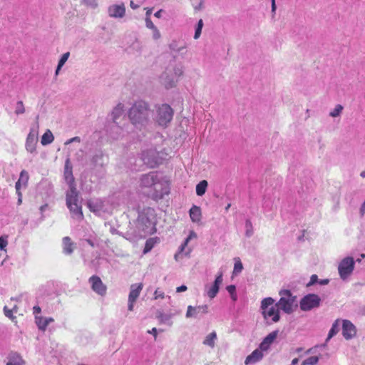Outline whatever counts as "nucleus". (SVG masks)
<instances>
[{
  "label": "nucleus",
  "instance_id": "1",
  "mask_svg": "<svg viewBox=\"0 0 365 365\" xmlns=\"http://www.w3.org/2000/svg\"><path fill=\"white\" fill-rule=\"evenodd\" d=\"M140 187L148 197L156 201L170 193V182L155 172L143 175L140 179Z\"/></svg>",
  "mask_w": 365,
  "mask_h": 365
},
{
  "label": "nucleus",
  "instance_id": "2",
  "mask_svg": "<svg viewBox=\"0 0 365 365\" xmlns=\"http://www.w3.org/2000/svg\"><path fill=\"white\" fill-rule=\"evenodd\" d=\"M66 200L72 217L79 221L83 220L84 216L82 207L78 202V192L76 186L69 187V190L66 192Z\"/></svg>",
  "mask_w": 365,
  "mask_h": 365
},
{
  "label": "nucleus",
  "instance_id": "3",
  "mask_svg": "<svg viewBox=\"0 0 365 365\" xmlns=\"http://www.w3.org/2000/svg\"><path fill=\"white\" fill-rule=\"evenodd\" d=\"M128 116L132 123L135 126L143 125L148 120V104L143 101L135 102L130 109Z\"/></svg>",
  "mask_w": 365,
  "mask_h": 365
},
{
  "label": "nucleus",
  "instance_id": "4",
  "mask_svg": "<svg viewBox=\"0 0 365 365\" xmlns=\"http://www.w3.org/2000/svg\"><path fill=\"white\" fill-rule=\"evenodd\" d=\"M279 300L276 303L277 307L284 313L292 314L294 308L297 307V297L293 295L289 289H282L279 291Z\"/></svg>",
  "mask_w": 365,
  "mask_h": 365
},
{
  "label": "nucleus",
  "instance_id": "5",
  "mask_svg": "<svg viewBox=\"0 0 365 365\" xmlns=\"http://www.w3.org/2000/svg\"><path fill=\"white\" fill-rule=\"evenodd\" d=\"M262 314L264 319H271L272 322L276 323L280 319L279 308L272 297H267L261 302Z\"/></svg>",
  "mask_w": 365,
  "mask_h": 365
},
{
  "label": "nucleus",
  "instance_id": "6",
  "mask_svg": "<svg viewBox=\"0 0 365 365\" xmlns=\"http://www.w3.org/2000/svg\"><path fill=\"white\" fill-rule=\"evenodd\" d=\"M173 116V110L168 104H163L158 107L155 120L158 124L163 127H166L172 120Z\"/></svg>",
  "mask_w": 365,
  "mask_h": 365
},
{
  "label": "nucleus",
  "instance_id": "7",
  "mask_svg": "<svg viewBox=\"0 0 365 365\" xmlns=\"http://www.w3.org/2000/svg\"><path fill=\"white\" fill-rule=\"evenodd\" d=\"M321 298L315 294H309L300 300V309L302 311H310L312 309L319 307Z\"/></svg>",
  "mask_w": 365,
  "mask_h": 365
},
{
  "label": "nucleus",
  "instance_id": "8",
  "mask_svg": "<svg viewBox=\"0 0 365 365\" xmlns=\"http://www.w3.org/2000/svg\"><path fill=\"white\" fill-rule=\"evenodd\" d=\"M354 268V261L353 257H346L343 259L339 264V274L341 279H346L351 274Z\"/></svg>",
  "mask_w": 365,
  "mask_h": 365
},
{
  "label": "nucleus",
  "instance_id": "9",
  "mask_svg": "<svg viewBox=\"0 0 365 365\" xmlns=\"http://www.w3.org/2000/svg\"><path fill=\"white\" fill-rule=\"evenodd\" d=\"M143 288V283L133 284L130 286V291L128 295V309L132 312L133 310L134 304L140 296V294Z\"/></svg>",
  "mask_w": 365,
  "mask_h": 365
},
{
  "label": "nucleus",
  "instance_id": "10",
  "mask_svg": "<svg viewBox=\"0 0 365 365\" xmlns=\"http://www.w3.org/2000/svg\"><path fill=\"white\" fill-rule=\"evenodd\" d=\"M92 290L100 296H105L107 293V287L97 275L91 276L88 279Z\"/></svg>",
  "mask_w": 365,
  "mask_h": 365
},
{
  "label": "nucleus",
  "instance_id": "11",
  "mask_svg": "<svg viewBox=\"0 0 365 365\" xmlns=\"http://www.w3.org/2000/svg\"><path fill=\"white\" fill-rule=\"evenodd\" d=\"M158 155V153L155 150H150L143 153L142 159L145 164L153 168L160 163Z\"/></svg>",
  "mask_w": 365,
  "mask_h": 365
},
{
  "label": "nucleus",
  "instance_id": "12",
  "mask_svg": "<svg viewBox=\"0 0 365 365\" xmlns=\"http://www.w3.org/2000/svg\"><path fill=\"white\" fill-rule=\"evenodd\" d=\"M38 142V132L34 130H31L29 132L26 140V149L28 152L33 153L36 151V144Z\"/></svg>",
  "mask_w": 365,
  "mask_h": 365
},
{
  "label": "nucleus",
  "instance_id": "13",
  "mask_svg": "<svg viewBox=\"0 0 365 365\" xmlns=\"http://www.w3.org/2000/svg\"><path fill=\"white\" fill-rule=\"evenodd\" d=\"M354 325L349 320H344L342 324V335L346 339H350L356 335Z\"/></svg>",
  "mask_w": 365,
  "mask_h": 365
},
{
  "label": "nucleus",
  "instance_id": "14",
  "mask_svg": "<svg viewBox=\"0 0 365 365\" xmlns=\"http://www.w3.org/2000/svg\"><path fill=\"white\" fill-rule=\"evenodd\" d=\"M125 7L124 4H113L108 7V14L110 17L122 18L125 16Z\"/></svg>",
  "mask_w": 365,
  "mask_h": 365
},
{
  "label": "nucleus",
  "instance_id": "15",
  "mask_svg": "<svg viewBox=\"0 0 365 365\" xmlns=\"http://www.w3.org/2000/svg\"><path fill=\"white\" fill-rule=\"evenodd\" d=\"M222 283V273L220 272L217 276L214 284L207 289V293L210 299L215 297L219 292L220 285Z\"/></svg>",
  "mask_w": 365,
  "mask_h": 365
},
{
  "label": "nucleus",
  "instance_id": "16",
  "mask_svg": "<svg viewBox=\"0 0 365 365\" xmlns=\"http://www.w3.org/2000/svg\"><path fill=\"white\" fill-rule=\"evenodd\" d=\"M277 336V331H274L269 333L260 343L259 349L262 351H267L269 349L270 345L273 343L274 339Z\"/></svg>",
  "mask_w": 365,
  "mask_h": 365
},
{
  "label": "nucleus",
  "instance_id": "17",
  "mask_svg": "<svg viewBox=\"0 0 365 365\" xmlns=\"http://www.w3.org/2000/svg\"><path fill=\"white\" fill-rule=\"evenodd\" d=\"M262 357H263L262 351L257 349L255 351H253L251 354H250L249 356H247V358L245 361V364L246 365L250 364H255V363L260 361L262 359Z\"/></svg>",
  "mask_w": 365,
  "mask_h": 365
},
{
  "label": "nucleus",
  "instance_id": "18",
  "mask_svg": "<svg viewBox=\"0 0 365 365\" xmlns=\"http://www.w3.org/2000/svg\"><path fill=\"white\" fill-rule=\"evenodd\" d=\"M69 160H68L66 163L65 170H64V177L66 182L68 183L69 187L72 186H76L75 185V179L72 173V168L68 165Z\"/></svg>",
  "mask_w": 365,
  "mask_h": 365
},
{
  "label": "nucleus",
  "instance_id": "19",
  "mask_svg": "<svg viewBox=\"0 0 365 365\" xmlns=\"http://www.w3.org/2000/svg\"><path fill=\"white\" fill-rule=\"evenodd\" d=\"M196 238H197V234L195 232V231L191 230L189 233L188 237L185 239V242L179 247L178 252L175 255V259L176 260H178V257L185 251V247H187L190 240H191L192 239H196Z\"/></svg>",
  "mask_w": 365,
  "mask_h": 365
},
{
  "label": "nucleus",
  "instance_id": "20",
  "mask_svg": "<svg viewBox=\"0 0 365 365\" xmlns=\"http://www.w3.org/2000/svg\"><path fill=\"white\" fill-rule=\"evenodd\" d=\"M190 217L193 222H199L202 218V212L200 207L192 205L189 211Z\"/></svg>",
  "mask_w": 365,
  "mask_h": 365
},
{
  "label": "nucleus",
  "instance_id": "21",
  "mask_svg": "<svg viewBox=\"0 0 365 365\" xmlns=\"http://www.w3.org/2000/svg\"><path fill=\"white\" fill-rule=\"evenodd\" d=\"M62 241L63 252L66 255H71L74 250L75 244L69 237H64Z\"/></svg>",
  "mask_w": 365,
  "mask_h": 365
},
{
  "label": "nucleus",
  "instance_id": "22",
  "mask_svg": "<svg viewBox=\"0 0 365 365\" xmlns=\"http://www.w3.org/2000/svg\"><path fill=\"white\" fill-rule=\"evenodd\" d=\"M6 365H24V361L17 353H11Z\"/></svg>",
  "mask_w": 365,
  "mask_h": 365
},
{
  "label": "nucleus",
  "instance_id": "23",
  "mask_svg": "<svg viewBox=\"0 0 365 365\" xmlns=\"http://www.w3.org/2000/svg\"><path fill=\"white\" fill-rule=\"evenodd\" d=\"M88 207L91 212H97L103 209V202L101 200H89Z\"/></svg>",
  "mask_w": 365,
  "mask_h": 365
},
{
  "label": "nucleus",
  "instance_id": "24",
  "mask_svg": "<svg viewBox=\"0 0 365 365\" xmlns=\"http://www.w3.org/2000/svg\"><path fill=\"white\" fill-rule=\"evenodd\" d=\"M339 319H336L334 324H332V327L331 328V329L329 330V334H328V336L326 339V342L324 344H322L321 346H327V343L334 336L337 334V332L339 331Z\"/></svg>",
  "mask_w": 365,
  "mask_h": 365
},
{
  "label": "nucleus",
  "instance_id": "25",
  "mask_svg": "<svg viewBox=\"0 0 365 365\" xmlns=\"http://www.w3.org/2000/svg\"><path fill=\"white\" fill-rule=\"evenodd\" d=\"M53 140L54 137L53 133L49 130H48L42 135L41 143L42 145H46L51 143L53 141Z\"/></svg>",
  "mask_w": 365,
  "mask_h": 365
},
{
  "label": "nucleus",
  "instance_id": "26",
  "mask_svg": "<svg viewBox=\"0 0 365 365\" xmlns=\"http://www.w3.org/2000/svg\"><path fill=\"white\" fill-rule=\"evenodd\" d=\"M207 185V182L205 180L200 181L196 185V194L198 196H202L206 192Z\"/></svg>",
  "mask_w": 365,
  "mask_h": 365
},
{
  "label": "nucleus",
  "instance_id": "27",
  "mask_svg": "<svg viewBox=\"0 0 365 365\" xmlns=\"http://www.w3.org/2000/svg\"><path fill=\"white\" fill-rule=\"evenodd\" d=\"M217 339V334L215 331H212L209 334L205 340L203 341V344L209 346L210 347L215 346V340Z\"/></svg>",
  "mask_w": 365,
  "mask_h": 365
},
{
  "label": "nucleus",
  "instance_id": "28",
  "mask_svg": "<svg viewBox=\"0 0 365 365\" xmlns=\"http://www.w3.org/2000/svg\"><path fill=\"white\" fill-rule=\"evenodd\" d=\"M69 56H70L69 52H66L62 55L61 58H60V60L58 61L57 68L56 70V75L58 74L59 71L61 70V67L65 64V63L68 60Z\"/></svg>",
  "mask_w": 365,
  "mask_h": 365
},
{
  "label": "nucleus",
  "instance_id": "29",
  "mask_svg": "<svg viewBox=\"0 0 365 365\" xmlns=\"http://www.w3.org/2000/svg\"><path fill=\"white\" fill-rule=\"evenodd\" d=\"M157 240L155 238H150L147 240L143 250V253L146 254L150 252L153 248Z\"/></svg>",
  "mask_w": 365,
  "mask_h": 365
},
{
  "label": "nucleus",
  "instance_id": "30",
  "mask_svg": "<svg viewBox=\"0 0 365 365\" xmlns=\"http://www.w3.org/2000/svg\"><path fill=\"white\" fill-rule=\"evenodd\" d=\"M123 106L120 103L113 110V120L115 121L116 119L123 114Z\"/></svg>",
  "mask_w": 365,
  "mask_h": 365
},
{
  "label": "nucleus",
  "instance_id": "31",
  "mask_svg": "<svg viewBox=\"0 0 365 365\" xmlns=\"http://www.w3.org/2000/svg\"><path fill=\"white\" fill-rule=\"evenodd\" d=\"M36 324L38 329L45 330L48 325V320L43 317L36 318Z\"/></svg>",
  "mask_w": 365,
  "mask_h": 365
},
{
  "label": "nucleus",
  "instance_id": "32",
  "mask_svg": "<svg viewBox=\"0 0 365 365\" xmlns=\"http://www.w3.org/2000/svg\"><path fill=\"white\" fill-rule=\"evenodd\" d=\"M29 176L28 173L23 170L19 176V180L23 184L24 187L27 186L28 182H29Z\"/></svg>",
  "mask_w": 365,
  "mask_h": 365
},
{
  "label": "nucleus",
  "instance_id": "33",
  "mask_svg": "<svg viewBox=\"0 0 365 365\" xmlns=\"http://www.w3.org/2000/svg\"><path fill=\"white\" fill-rule=\"evenodd\" d=\"M243 269V265L240 259V258H235V265H234V274H238L242 272Z\"/></svg>",
  "mask_w": 365,
  "mask_h": 365
},
{
  "label": "nucleus",
  "instance_id": "34",
  "mask_svg": "<svg viewBox=\"0 0 365 365\" xmlns=\"http://www.w3.org/2000/svg\"><path fill=\"white\" fill-rule=\"evenodd\" d=\"M319 361L318 356H311L304 360L302 365H316Z\"/></svg>",
  "mask_w": 365,
  "mask_h": 365
},
{
  "label": "nucleus",
  "instance_id": "35",
  "mask_svg": "<svg viewBox=\"0 0 365 365\" xmlns=\"http://www.w3.org/2000/svg\"><path fill=\"white\" fill-rule=\"evenodd\" d=\"M245 228H246V236L250 237L253 234V227L251 221L250 220H247L245 222Z\"/></svg>",
  "mask_w": 365,
  "mask_h": 365
},
{
  "label": "nucleus",
  "instance_id": "36",
  "mask_svg": "<svg viewBox=\"0 0 365 365\" xmlns=\"http://www.w3.org/2000/svg\"><path fill=\"white\" fill-rule=\"evenodd\" d=\"M25 113V108L23 101H19L16 103L15 113L16 115L23 114Z\"/></svg>",
  "mask_w": 365,
  "mask_h": 365
},
{
  "label": "nucleus",
  "instance_id": "37",
  "mask_svg": "<svg viewBox=\"0 0 365 365\" xmlns=\"http://www.w3.org/2000/svg\"><path fill=\"white\" fill-rule=\"evenodd\" d=\"M4 314L7 317H9L10 319H14V317L13 316V312H17V307H16V306H14L11 309H10L6 306H5L4 307Z\"/></svg>",
  "mask_w": 365,
  "mask_h": 365
},
{
  "label": "nucleus",
  "instance_id": "38",
  "mask_svg": "<svg viewBox=\"0 0 365 365\" xmlns=\"http://www.w3.org/2000/svg\"><path fill=\"white\" fill-rule=\"evenodd\" d=\"M343 110V106L341 105H337L336 106V107L334 108V109L330 112V115L331 117H336V116H339L340 115V113H341Z\"/></svg>",
  "mask_w": 365,
  "mask_h": 365
},
{
  "label": "nucleus",
  "instance_id": "39",
  "mask_svg": "<svg viewBox=\"0 0 365 365\" xmlns=\"http://www.w3.org/2000/svg\"><path fill=\"white\" fill-rule=\"evenodd\" d=\"M203 26V21L202 19H200L197 24V26L195 30L194 38L195 39L198 38L201 34L202 29Z\"/></svg>",
  "mask_w": 365,
  "mask_h": 365
},
{
  "label": "nucleus",
  "instance_id": "40",
  "mask_svg": "<svg viewBox=\"0 0 365 365\" xmlns=\"http://www.w3.org/2000/svg\"><path fill=\"white\" fill-rule=\"evenodd\" d=\"M164 297L165 293L163 291L160 290L159 288L156 289V290L154 292V299H164Z\"/></svg>",
  "mask_w": 365,
  "mask_h": 365
},
{
  "label": "nucleus",
  "instance_id": "41",
  "mask_svg": "<svg viewBox=\"0 0 365 365\" xmlns=\"http://www.w3.org/2000/svg\"><path fill=\"white\" fill-rule=\"evenodd\" d=\"M84 4L92 8H96L98 6L97 0H83Z\"/></svg>",
  "mask_w": 365,
  "mask_h": 365
},
{
  "label": "nucleus",
  "instance_id": "42",
  "mask_svg": "<svg viewBox=\"0 0 365 365\" xmlns=\"http://www.w3.org/2000/svg\"><path fill=\"white\" fill-rule=\"evenodd\" d=\"M7 237H0V250H4L6 247L8 245V242H7Z\"/></svg>",
  "mask_w": 365,
  "mask_h": 365
},
{
  "label": "nucleus",
  "instance_id": "43",
  "mask_svg": "<svg viewBox=\"0 0 365 365\" xmlns=\"http://www.w3.org/2000/svg\"><path fill=\"white\" fill-rule=\"evenodd\" d=\"M196 312V308L195 307H192V306H189L187 307V313H186V316L187 317H192L195 314Z\"/></svg>",
  "mask_w": 365,
  "mask_h": 365
},
{
  "label": "nucleus",
  "instance_id": "44",
  "mask_svg": "<svg viewBox=\"0 0 365 365\" xmlns=\"http://www.w3.org/2000/svg\"><path fill=\"white\" fill-rule=\"evenodd\" d=\"M145 24H146V26L148 28V29H153L154 28H155L156 26L154 25V24L153 23V21H151L150 18V17H146L145 18Z\"/></svg>",
  "mask_w": 365,
  "mask_h": 365
},
{
  "label": "nucleus",
  "instance_id": "45",
  "mask_svg": "<svg viewBox=\"0 0 365 365\" xmlns=\"http://www.w3.org/2000/svg\"><path fill=\"white\" fill-rule=\"evenodd\" d=\"M318 282V277L317 274H312L310 278L309 282L307 284V287L312 286Z\"/></svg>",
  "mask_w": 365,
  "mask_h": 365
},
{
  "label": "nucleus",
  "instance_id": "46",
  "mask_svg": "<svg viewBox=\"0 0 365 365\" xmlns=\"http://www.w3.org/2000/svg\"><path fill=\"white\" fill-rule=\"evenodd\" d=\"M153 30V37L154 39H159L161 36L160 33L157 27L154 28Z\"/></svg>",
  "mask_w": 365,
  "mask_h": 365
},
{
  "label": "nucleus",
  "instance_id": "47",
  "mask_svg": "<svg viewBox=\"0 0 365 365\" xmlns=\"http://www.w3.org/2000/svg\"><path fill=\"white\" fill-rule=\"evenodd\" d=\"M235 285H229L227 287V290L229 293H230L232 295H233L235 292Z\"/></svg>",
  "mask_w": 365,
  "mask_h": 365
},
{
  "label": "nucleus",
  "instance_id": "48",
  "mask_svg": "<svg viewBox=\"0 0 365 365\" xmlns=\"http://www.w3.org/2000/svg\"><path fill=\"white\" fill-rule=\"evenodd\" d=\"M148 332L149 334H151L154 336L155 339L157 338V335H158V331H157V329L156 328H153L151 330H148Z\"/></svg>",
  "mask_w": 365,
  "mask_h": 365
},
{
  "label": "nucleus",
  "instance_id": "49",
  "mask_svg": "<svg viewBox=\"0 0 365 365\" xmlns=\"http://www.w3.org/2000/svg\"><path fill=\"white\" fill-rule=\"evenodd\" d=\"M187 287L185 285H181L178 287H177L176 289V292H185L187 290Z\"/></svg>",
  "mask_w": 365,
  "mask_h": 365
},
{
  "label": "nucleus",
  "instance_id": "50",
  "mask_svg": "<svg viewBox=\"0 0 365 365\" xmlns=\"http://www.w3.org/2000/svg\"><path fill=\"white\" fill-rule=\"evenodd\" d=\"M21 184L22 183L18 180L15 185L16 191L21 190Z\"/></svg>",
  "mask_w": 365,
  "mask_h": 365
},
{
  "label": "nucleus",
  "instance_id": "51",
  "mask_svg": "<svg viewBox=\"0 0 365 365\" xmlns=\"http://www.w3.org/2000/svg\"><path fill=\"white\" fill-rule=\"evenodd\" d=\"M33 309L34 314H39L41 311V308L38 306L34 307Z\"/></svg>",
  "mask_w": 365,
  "mask_h": 365
},
{
  "label": "nucleus",
  "instance_id": "52",
  "mask_svg": "<svg viewBox=\"0 0 365 365\" xmlns=\"http://www.w3.org/2000/svg\"><path fill=\"white\" fill-rule=\"evenodd\" d=\"M276 11V4L275 0H272V12L274 13Z\"/></svg>",
  "mask_w": 365,
  "mask_h": 365
},
{
  "label": "nucleus",
  "instance_id": "53",
  "mask_svg": "<svg viewBox=\"0 0 365 365\" xmlns=\"http://www.w3.org/2000/svg\"><path fill=\"white\" fill-rule=\"evenodd\" d=\"M130 6L133 9H136L139 7L138 5L134 4L133 1H130Z\"/></svg>",
  "mask_w": 365,
  "mask_h": 365
},
{
  "label": "nucleus",
  "instance_id": "54",
  "mask_svg": "<svg viewBox=\"0 0 365 365\" xmlns=\"http://www.w3.org/2000/svg\"><path fill=\"white\" fill-rule=\"evenodd\" d=\"M175 73L176 76L179 77L182 74V71L181 68H178Z\"/></svg>",
  "mask_w": 365,
  "mask_h": 365
},
{
  "label": "nucleus",
  "instance_id": "55",
  "mask_svg": "<svg viewBox=\"0 0 365 365\" xmlns=\"http://www.w3.org/2000/svg\"><path fill=\"white\" fill-rule=\"evenodd\" d=\"M161 12H162V9H160L159 11H158L157 12L155 13L154 16L157 18H160Z\"/></svg>",
  "mask_w": 365,
  "mask_h": 365
},
{
  "label": "nucleus",
  "instance_id": "56",
  "mask_svg": "<svg viewBox=\"0 0 365 365\" xmlns=\"http://www.w3.org/2000/svg\"><path fill=\"white\" fill-rule=\"evenodd\" d=\"M361 215H364V214L365 213V202L362 205L361 207Z\"/></svg>",
  "mask_w": 365,
  "mask_h": 365
},
{
  "label": "nucleus",
  "instance_id": "57",
  "mask_svg": "<svg viewBox=\"0 0 365 365\" xmlns=\"http://www.w3.org/2000/svg\"><path fill=\"white\" fill-rule=\"evenodd\" d=\"M86 242H87V243H88L91 247H94V243L93 242V241H92V240H91L88 239V240H86Z\"/></svg>",
  "mask_w": 365,
  "mask_h": 365
},
{
  "label": "nucleus",
  "instance_id": "58",
  "mask_svg": "<svg viewBox=\"0 0 365 365\" xmlns=\"http://www.w3.org/2000/svg\"><path fill=\"white\" fill-rule=\"evenodd\" d=\"M175 86V83L173 81L165 85L166 88H171Z\"/></svg>",
  "mask_w": 365,
  "mask_h": 365
},
{
  "label": "nucleus",
  "instance_id": "59",
  "mask_svg": "<svg viewBox=\"0 0 365 365\" xmlns=\"http://www.w3.org/2000/svg\"><path fill=\"white\" fill-rule=\"evenodd\" d=\"M299 361V359L297 358L294 359L292 361V365H297Z\"/></svg>",
  "mask_w": 365,
  "mask_h": 365
},
{
  "label": "nucleus",
  "instance_id": "60",
  "mask_svg": "<svg viewBox=\"0 0 365 365\" xmlns=\"http://www.w3.org/2000/svg\"><path fill=\"white\" fill-rule=\"evenodd\" d=\"M321 284H327L329 283V279H323L319 282Z\"/></svg>",
  "mask_w": 365,
  "mask_h": 365
},
{
  "label": "nucleus",
  "instance_id": "61",
  "mask_svg": "<svg viewBox=\"0 0 365 365\" xmlns=\"http://www.w3.org/2000/svg\"><path fill=\"white\" fill-rule=\"evenodd\" d=\"M151 12H152V9H148L146 11V17H150Z\"/></svg>",
  "mask_w": 365,
  "mask_h": 365
},
{
  "label": "nucleus",
  "instance_id": "62",
  "mask_svg": "<svg viewBox=\"0 0 365 365\" xmlns=\"http://www.w3.org/2000/svg\"><path fill=\"white\" fill-rule=\"evenodd\" d=\"M19 198H22V193L21 190L16 191Z\"/></svg>",
  "mask_w": 365,
  "mask_h": 365
},
{
  "label": "nucleus",
  "instance_id": "63",
  "mask_svg": "<svg viewBox=\"0 0 365 365\" xmlns=\"http://www.w3.org/2000/svg\"><path fill=\"white\" fill-rule=\"evenodd\" d=\"M76 140H78V141H79V140H80L78 137H75V138H71V139L70 140V142L76 141Z\"/></svg>",
  "mask_w": 365,
  "mask_h": 365
},
{
  "label": "nucleus",
  "instance_id": "64",
  "mask_svg": "<svg viewBox=\"0 0 365 365\" xmlns=\"http://www.w3.org/2000/svg\"><path fill=\"white\" fill-rule=\"evenodd\" d=\"M360 175H361V177H362L363 178H365V170L361 173Z\"/></svg>",
  "mask_w": 365,
  "mask_h": 365
}]
</instances>
